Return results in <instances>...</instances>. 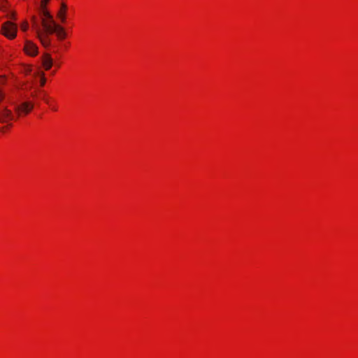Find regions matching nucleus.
Segmentation results:
<instances>
[{
    "label": "nucleus",
    "instance_id": "1",
    "mask_svg": "<svg viewBox=\"0 0 358 358\" xmlns=\"http://www.w3.org/2000/svg\"><path fill=\"white\" fill-rule=\"evenodd\" d=\"M31 20L33 29L35 30L37 37L43 46L48 47L50 44V40L48 34L56 33L58 38L60 39H63L66 37V33L64 28L56 23L52 25L43 21V27L44 30L43 31L41 26L36 21V17L33 16Z\"/></svg>",
    "mask_w": 358,
    "mask_h": 358
},
{
    "label": "nucleus",
    "instance_id": "2",
    "mask_svg": "<svg viewBox=\"0 0 358 358\" xmlns=\"http://www.w3.org/2000/svg\"><path fill=\"white\" fill-rule=\"evenodd\" d=\"M1 32L7 38L13 39L16 36L17 26L15 24L7 21L2 24Z\"/></svg>",
    "mask_w": 358,
    "mask_h": 358
},
{
    "label": "nucleus",
    "instance_id": "3",
    "mask_svg": "<svg viewBox=\"0 0 358 358\" xmlns=\"http://www.w3.org/2000/svg\"><path fill=\"white\" fill-rule=\"evenodd\" d=\"M14 119L12 111L6 107L0 109V123H9Z\"/></svg>",
    "mask_w": 358,
    "mask_h": 358
},
{
    "label": "nucleus",
    "instance_id": "4",
    "mask_svg": "<svg viewBox=\"0 0 358 358\" xmlns=\"http://www.w3.org/2000/svg\"><path fill=\"white\" fill-rule=\"evenodd\" d=\"M33 108V105L29 102H24L15 106V110L19 115L28 114Z\"/></svg>",
    "mask_w": 358,
    "mask_h": 358
},
{
    "label": "nucleus",
    "instance_id": "5",
    "mask_svg": "<svg viewBox=\"0 0 358 358\" xmlns=\"http://www.w3.org/2000/svg\"><path fill=\"white\" fill-rule=\"evenodd\" d=\"M24 50L28 55L35 56L38 52V48L32 42L27 41L24 45Z\"/></svg>",
    "mask_w": 358,
    "mask_h": 358
},
{
    "label": "nucleus",
    "instance_id": "6",
    "mask_svg": "<svg viewBox=\"0 0 358 358\" xmlns=\"http://www.w3.org/2000/svg\"><path fill=\"white\" fill-rule=\"evenodd\" d=\"M52 64L53 62L51 56L48 53L44 54L42 57V65L44 69L48 71L52 67Z\"/></svg>",
    "mask_w": 358,
    "mask_h": 358
},
{
    "label": "nucleus",
    "instance_id": "7",
    "mask_svg": "<svg viewBox=\"0 0 358 358\" xmlns=\"http://www.w3.org/2000/svg\"><path fill=\"white\" fill-rule=\"evenodd\" d=\"M43 17L41 19V25L43 26V22L45 21L48 24H55V22L54 21L52 16L50 15V13L45 10H43Z\"/></svg>",
    "mask_w": 358,
    "mask_h": 358
},
{
    "label": "nucleus",
    "instance_id": "8",
    "mask_svg": "<svg viewBox=\"0 0 358 358\" xmlns=\"http://www.w3.org/2000/svg\"><path fill=\"white\" fill-rule=\"evenodd\" d=\"M57 16L60 19L62 22H65V21H66V16H65L64 13H63L62 12H58Z\"/></svg>",
    "mask_w": 358,
    "mask_h": 358
},
{
    "label": "nucleus",
    "instance_id": "9",
    "mask_svg": "<svg viewBox=\"0 0 358 358\" xmlns=\"http://www.w3.org/2000/svg\"><path fill=\"white\" fill-rule=\"evenodd\" d=\"M7 1L6 0H0V9L4 10L7 6Z\"/></svg>",
    "mask_w": 358,
    "mask_h": 358
},
{
    "label": "nucleus",
    "instance_id": "10",
    "mask_svg": "<svg viewBox=\"0 0 358 358\" xmlns=\"http://www.w3.org/2000/svg\"><path fill=\"white\" fill-rule=\"evenodd\" d=\"M66 9H67L66 5L64 3H62L61 8H60V10L59 12H62V13L65 14L66 11Z\"/></svg>",
    "mask_w": 358,
    "mask_h": 358
},
{
    "label": "nucleus",
    "instance_id": "11",
    "mask_svg": "<svg viewBox=\"0 0 358 358\" xmlns=\"http://www.w3.org/2000/svg\"><path fill=\"white\" fill-rule=\"evenodd\" d=\"M28 23L27 22H24L20 27L23 31H26L28 29Z\"/></svg>",
    "mask_w": 358,
    "mask_h": 358
},
{
    "label": "nucleus",
    "instance_id": "12",
    "mask_svg": "<svg viewBox=\"0 0 358 358\" xmlns=\"http://www.w3.org/2000/svg\"><path fill=\"white\" fill-rule=\"evenodd\" d=\"M3 83V78L0 77V85ZM4 97V94L2 93V92L0 90V101L3 100Z\"/></svg>",
    "mask_w": 358,
    "mask_h": 358
},
{
    "label": "nucleus",
    "instance_id": "13",
    "mask_svg": "<svg viewBox=\"0 0 358 358\" xmlns=\"http://www.w3.org/2000/svg\"><path fill=\"white\" fill-rule=\"evenodd\" d=\"M41 76L42 77H41V86H43L45 85V81H46L43 73H41Z\"/></svg>",
    "mask_w": 358,
    "mask_h": 358
},
{
    "label": "nucleus",
    "instance_id": "14",
    "mask_svg": "<svg viewBox=\"0 0 358 358\" xmlns=\"http://www.w3.org/2000/svg\"><path fill=\"white\" fill-rule=\"evenodd\" d=\"M50 0H41V6L45 7Z\"/></svg>",
    "mask_w": 358,
    "mask_h": 358
},
{
    "label": "nucleus",
    "instance_id": "15",
    "mask_svg": "<svg viewBox=\"0 0 358 358\" xmlns=\"http://www.w3.org/2000/svg\"><path fill=\"white\" fill-rule=\"evenodd\" d=\"M10 17L14 19L15 18V13H12L10 16Z\"/></svg>",
    "mask_w": 358,
    "mask_h": 358
}]
</instances>
